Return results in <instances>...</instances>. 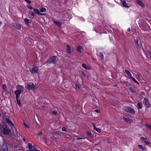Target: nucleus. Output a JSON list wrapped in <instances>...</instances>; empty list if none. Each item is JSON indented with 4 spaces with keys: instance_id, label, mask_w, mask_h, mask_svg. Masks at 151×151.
Returning a JSON list of instances; mask_svg holds the SVG:
<instances>
[{
    "instance_id": "3c124183",
    "label": "nucleus",
    "mask_w": 151,
    "mask_h": 151,
    "mask_svg": "<svg viewBox=\"0 0 151 151\" xmlns=\"http://www.w3.org/2000/svg\"><path fill=\"white\" fill-rule=\"evenodd\" d=\"M92 125L93 126L94 129L96 127L95 124L94 123L92 124Z\"/></svg>"
},
{
    "instance_id": "f8f14e48",
    "label": "nucleus",
    "mask_w": 151,
    "mask_h": 151,
    "mask_svg": "<svg viewBox=\"0 0 151 151\" xmlns=\"http://www.w3.org/2000/svg\"><path fill=\"white\" fill-rule=\"evenodd\" d=\"M12 26L15 28L18 29H20L21 28V26L19 24L13 23L12 24Z\"/></svg>"
},
{
    "instance_id": "cd10ccee",
    "label": "nucleus",
    "mask_w": 151,
    "mask_h": 151,
    "mask_svg": "<svg viewBox=\"0 0 151 151\" xmlns=\"http://www.w3.org/2000/svg\"><path fill=\"white\" fill-rule=\"evenodd\" d=\"M138 147L142 150H145V148L142 145H138Z\"/></svg>"
},
{
    "instance_id": "a878e982",
    "label": "nucleus",
    "mask_w": 151,
    "mask_h": 151,
    "mask_svg": "<svg viewBox=\"0 0 151 151\" xmlns=\"http://www.w3.org/2000/svg\"><path fill=\"white\" fill-rule=\"evenodd\" d=\"M123 83L127 86H131L130 83H129L128 81H124L123 82Z\"/></svg>"
},
{
    "instance_id": "2eb2a0df",
    "label": "nucleus",
    "mask_w": 151,
    "mask_h": 151,
    "mask_svg": "<svg viewBox=\"0 0 151 151\" xmlns=\"http://www.w3.org/2000/svg\"><path fill=\"white\" fill-rule=\"evenodd\" d=\"M24 22L25 23L28 25H29L30 24H31L32 21L31 20H29L27 18H25L24 19Z\"/></svg>"
},
{
    "instance_id": "393cba45",
    "label": "nucleus",
    "mask_w": 151,
    "mask_h": 151,
    "mask_svg": "<svg viewBox=\"0 0 151 151\" xmlns=\"http://www.w3.org/2000/svg\"><path fill=\"white\" fill-rule=\"evenodd\" d=\"M99 56L100 58L102 59L103 60L104 59V56L103 53L102 52H100L99 53Z\"/></svg>"
},
{
    "instance_id": "dca6fc26",
    "label": "nucleus",
    "mask_w": 151,
    "mask_h": 151,
    "mask_svg": "<svg viewBox=\"0 0 151 151\" xmlns=\"http://www.w3.org/2000/svg\"><path fill=\"white\" fill-rule=\"evenodd\" d=\"M53 22L55 25H57L58 27H60L62 24L61 22L55 20L53 21Z\"/></svg>"
},
{
    "instance_id": "7c9ffc66",
    "label": "nucleus",
    "mask_w": 151,
    "mask_h": 151,
    "mask_svg": "<svg viewBox=\"0 0 151 151\" xmlns=\"http://www.w3.org/2000/svg\"><path fill=\"white\" fill-rule=\"evenodd\" d=\"M75 86V87H76L75 88L76 89H79L81 87V85H79L78 84L76 83Z\"/></svg>"
},
{
    "instance_id": "7ed1b4c3",
    "label": "nucleus",
    "mask_w": 151,
    "mask_h": 151,
    "mask_svg": "<svg viewBox=\"0 0 151 151\" xmlns=\"http://www.w3.org/2000/svg\"><path fill=\"white\" fill-rule=\"evenodd\" d=\"M57 57L56 56H52L45 63H46L48 64H55L57 63Z\"/></svg>"
},
{
    "instance_id": "13d9d810",
    "label": "nucleus",
    "mask_w": 151,
    "mask_h": 151,
    "mask_svg": "<svg viewBox=\"0 0 151 151\" xmlns=\"http://www.w3.org/2000/svg\"><path fill=\"white\" fill-rule=\"evenodd\" d=\"M83 33H84V35H85L86 34H85V32H82V34H83Z\"/></svg>"
},
{
    "instance_id": "09e8293b",
    "label": "nucleus",
    "mask_w": 151,
    "mask_h": 151,
    "mask_svg": "<svg viewBox=\"0 0 151 151\" xmlns=\"http://www.w3.org/2000/svg\"><path fill=\"white\" fill-rule=\"evenodd\" d=\"M31 15L32 16V17H34L35 15V14H34V13L33 12H32L31 13Z\"/></svg>"
},
{
    "instance_id": "f257e3e1",
    "label": "nucleus",
    "mask_w": 151,
    "mask_h": 151,
    "mask_svg": "<svg viewBox=\"0 0 151 151\" xmlns=\"http://www.w3.org/2000/svg\"><path fill=\"white\" fill-rule=\"evenodd\" d=\"M0 132L4 134H9L11 132L6 125L4 124L1 125L0 123Z\"/></svg>"
},
{
    "instance_id": "bb28decb",
    "label": "nucleus",
    "mask_w": 151,
    "mask_h": 151,
    "mask_svg": "<svg viewBox=\"0 0 151 151\" xmlns=\"http://www.w3.org/2000/svg\"><path fill=\"white\" fill-rule=\"evenodd\" d=\"M17 103L19 107H20L21 106V103L20 100L19 99H16Z\"/></svg>"
},
{
    "instance_id": "ea45409f",
    "label": "nucleus",
    "mask_w": 151,
    "mask_h": 151,
    "mask_svg": "<svg viewBox=\"0 0 151 151\" xmlns=\"http://www.w3.org/2000/svg\"><path fill=\"white\" fill-rule=\"evenodd\" d=\"M144 142L145 143H146V144L147 145H149L150 144V143L149 142L147 141V140H145L144 141Z\"/></svg>"
},
{
    "instance_id": "bf43d9fd",
    "label": "nucleus",
    "mask_w": 151,
    "mask_h": 151,
    "mask_svg": "<svg viewBox=\"0 0 151 151\" xmlns=\"http://www.w3.org/2000/svg\"><path fill=\"white\" fill-rule=\"evenodd\" d=\"M1 116V113L0 112V117Z\"/></svg>"
},
{
    "instance_id": "4c0bfd02",
    "label": "nucleus",
    "mask_w": 151,
    "mask_h": 151,
    "mask_svg": "<svg viewBox=\"0 0 151 151\" xmlns=\"http://www.w3.org/2000/svg\"><path fill=\"white\" fill-rule=\"evenodd\" d=\"M2 86L3 90L4 91L6 90L7 88L5 84H4L2 85Z\"/></svg>"
},
{
    "instance_id": "a19ab883",
    "label": "nucleus",
    "mask_w": 151,
    "mask_h": 151,
    "mask_svg": "<svg viewBox=\"0 0 151 151\" xmlns=\"http://www.w3.org/2000/svg\"><path fill=\"white\" fill-rule=\"evenodd\" d=\"M140 139L141 140H147V138L146 137H140Z\"/></svg>"
},
{
    "instance_id": "58836bf2",
    "label": "nucleus",
    "mask_w": 151,
    "mask_h": 151,
    "mask_svg": "<svg viewBox=\"0 0 151 151\" xmlns=\"http://www.w3.org/2000/svg\"><path fill=\"white\" fill-rule=\"evenodd\" d=\"M62 130L63 132H67V130H66V129L65 127H63L62 128Z\"/></svg>"
},
{
    "instance_id": "9b49d317",
    "label": "nucleus",
    "mask_w": 151,
    "mask_h": 151,
    "mask_svg": "<svg viewBox=\"0 0 151 151\" xmlns=\"http://www.w3.org/2000/svg\"><path fill=\"white\" fill-rule=\"evenodd\" d=\"M137 4L142 7H144L145 5L142 2V0H137L136 1Z\"/></svg>"
},
{
    "instance_id": "5701e85b",
    "label": "nucleus",
    "mask_w": 151,
    "mask_h": 151,
    "mask_svg": "<svg viewBox=\"0 0 151 151\" xmlns=\"http://www.w3.org/2000/svg\"><path fill=\"white\" fill-rule=\"evenodd\" d=\"M1 150L2 151H8L7 147L5 146L4 147L3 146L1 147Z\"/></svg>"
},
{
    "instance_id": "0eeeda50",
    "label": "nucleus",
    "mask_w": 151,
    "mask_h": 151,
    "mask_svg": "<svg viewBox=\"0 0 151 151\" xmlns=\"http://www.w3.org/2000/svg\"><path fill=\"white\" fill-rule=\"evenodd\" d=\"M60 136V134L58 133H53L52 134L51 138L53 139H55L58 138Z\"/></svg>"
},
{
    "instance_id": "864d4df0",
    "label": "nucleus",
    "mask_w": 151,
    "mask_h": 151,
    "mask_svg": "<svg viewBox=\"0 0 151 151\" xmlns=\"http://www.w3.org/2000/svg\"><path fill=\"white\" fill-rule=\"evenodd\" d=\"M130 90H131L130 92H131L132 93H134V91L133 90H132V89H130Z\"/></svg>"
},
{
    "instance_id": "603ef678",
    "label": "nucleus",
    "mask_w": 151,
    "mask_h": 151,
    "mask_svg": "<svg viewBox=\"0 0 151 151\" xmlns=\"http://www.w3.org/2000/svg\"><path fill=\"white\" fill-rule=\"evenodd\" d=\"M82 74H83V76H85V77L86 76V74L83 72H82Z\"/></svg>"
},
{
    "instance_id": "9d476101",
    "label": "nucleus",
    "mask_w": 151,
    "mask_h": 151,
    "mask_svg": "<svg viewBox=\"0 0 151 151\" xmlns=\"http://www.w3.org/2000/svg\"><path fill=\"white\" fill-rule=\"evenodd\" d=\"M144 104L147 108L150 107V104L147 98H145L144 99Z\"/></svg>"
},
{
    "instance_id": "72a5a7b5",
    "label": "nucleus",
    "mask_w": 151,
    "mask_h": 151,
    "mask_svg": "<svg viewBox=\"0 0 151 151\" xmlns=\"http://www.w3.org/2000/svg\"><path fill=\"white\" fill-rule=\"evenodd\" d=\"M52 114L54 115H56L58 114V112L56 110H53L52 111Z\"/></svg>"
},
{
    "instance_id": "052dcab7",
    "label": "nucleus",
    "mask_w": 151,
    "mask_h": 151,
    "mask_svg": "<svg viewBox=\"0 0 151 151\" xmlns=\"http://www.w3.org/2000/svg\"><path fill=\"white\" fill-rule=\"evenodd\" d=\"M43 47H42V48L41 49H43Z\"/></svg>"
},
{
    "instance_id": "c85d7f7f",
    "label": "nucleus",
    "mask_w": 151,
    "mask_h": 151,
    "mask_svg": "<svg viewBox=\"0 0 151 151\" xmlns=\"http://www.w3.org/2000/svg\"><path fill=\"white\" fill-rule=\"evenodd\" d=\"M132 30L130 28H129L127 29V31L126 32V34L127 35H129V33H132Z\"/></svg>"
},
{
    "instance_id": "6e6d98bb",
    "label": "nucleus",
    "mask_w": 151,
    "mask_h": 151,
    "mask_svg": "<svg viewBox=\"0 0 151 151\" xmlns=\"http://www.w3.org/2000/svg\"><path fill=\"white\" fill-rule=\"evenodd\" d=\"M39 15H45V14L44 13H41L40 12V14H39Z\"/></svg>"
},
{
    "instance_id": "412c9836",
    "label": "nucleus",
    "mask_w": 151,
    "mask_h": 151,
    "mask_svg": "<svg viewBox=\"0 0 151 151\" xmlns=\"http://www.w3.org/2000/svg\"><path fill=\"white\" fill-rule=\"evenodd\" d=\"M28 146L29 148V150H28L27 151H35V150H32V145L30 143H29Z\"/></svg>"
},
{
    "instance_id": "6ab92c4d",
    "label": "nucleus",
    "mask_w": 151,
    "mask_h": 151,
    "mask_svg": "<svg viewBox=\"0 0 151 151\" xmlns=\"http://www.w3.org/2000/svg\"><path fill=\"white\" fill-rule=\"evenodd\" d=\"M142 106V104L141 103L139 102L137 104V107L138 109H141Z\"/></svg>"
},
{
    "instance_id": "473e14b6",
    "label": "nucleus",
    "mask_w": 151,
    "mask_h": 151,
    "mask_svg": "<svg viewBox=\"0 0 151 151\" xmlns=\"http://www.w3.org/2000/svg\"><path fill=\"white\" fill-rule=\"evenodd\" d=\"M94 129L98 132L100 133L101 132V130L100 129L97 128V127L95 128Z\"/></svg>"
},
{
    "instance_id": "680f3d73",
    "label": "nucleus",
    "mask_w": 151,
    "mask_h": 151,
    "mask_svg": "<svg viewBox=\"0 0 151 151\" xmlns=\"http://www.w3.org/2000/svg\"><path fill=\"white\" fill-rule=\"evenodd\" d=\"M84 37H86L85 36H83Z\"/></svg>"
},
{
    "instance_id": "a18cd8bd",
    "label": "nucleus",
    "mask_w": 151,
    "mask_h": 151,
    "mask_svg": "<svg viewBox=\"0 0 151 151\" xmlns=\"http://www.w3.org/2000/svg\"><path fill=\"white\" fill-rule=\"evenodd\" d=\"M77 139H78V140H81V139H85V138H81V137H79L77 138Z\"/></svg>"
},
{
    "instance_id": "6e6552de",
    "label": "nucleus",
    "mask_w": 151,
    "mask_h": 151,
    "mask_svg": "<svg viewBox=\"0 0 151 151\" xmlns=\"http://www.w3.org/2000/svg\"><path fill=\"white\" fill-rule=\"evenodd\" d=\"M10 117L9 116L7 118H6L5 119V121L11 127L14 126V125L10 120Z\"/></svg>"
},
{
    "instance_id": "423d86ee",
    "label": "nucleus",
    "mask_w": 151,
    "mask_h": 151,
    "mask_svg": "<svg viewBox=\"0 0 151 151\" xmlns=\"http://www.w3.org/2000/svg\"><path fill=\"white\" fill-rule=\"evenodd\" d=\"M38 67L37 66H35L30 69V71L32 74L37 73L38 70Z\"/></svg>"
},
{
    "instance_id": "20e7f679",
    "label": "nucleus",
    "mask_w": 151,
    "mask_h": 151,
    "mask_svg": "<svg viewBox=\"0 0 151 151\" xmlns=\"http://www.w3.org/2000/svg\"><path fill=\"white\" fill-rule=\"evenodd\" d=\"M124 109L126 112L132 114H135V111L134 110L129 106H125Z\"/></svg>"
},
{
    "instance_id": "37998d69",
    "label": "nucleus",
    "mask_w": 151,
    "mask_h": 151,
    "mask_svg": "<svg viewBox=\"0 0 151 151\" xmlns=\"http://www.w3.org/2000/svg\"><path fill=\"white\" fill-rule=\"evenodd\" d=\"M24 1L29 4H30L31 3V1L29 0H24Z\"/></svg>"
},
{
    "instance_id": "c756f323",
    "label": "nucleus",
    "mask_w": 151,
    "mask_h": 151,
    "mask_svg": "<svg viewBox=\"0 0 151 151\" xmlns=\"http://www.w3.org/2000/svg\"><path fill=\"white\" fill-rule=\"evenodd\" d=\"M46 8L44 7H41L40 10V11L41 12H46Z\"/></svg>"
},
{
    "instance_id": "8fccbe9b",
    "label": "nucleus",
    "mask_w": 151,
    "mask_h": 151,
    "mask_svg": "<svg viewBox=\"0 0 151 151\" xmlns=\"http://www.w3.org/2000/svg\"><path fill=\"white\" fill-rule=\"evenodd\" d=\"M135 83H137V84L138 85H139V83L136 80H135L134 81Z\"/></svg>"
},
{
    "instance_id": "a211bd4d",
    "label": "nucleus",
    "mask_w": 151,
    "mask_h": 151,
    "mask_svg": "<svg viewBox=\"0 0 151 151\" xmlns=\"http://www.w3.org/2000/svg\"><path fill=\"white\" fill-rule=\"evenodd\" d=\"M125 72L127 74L129 78H131L132 77V74L127 69H125Z\"/></svg>"
},
{
    "instance_id": "39448f33",
    "label": "nucleus",
    "mask_w": 151,
    "mask_h": 151,
    "mask_svg": "<svg viewBox=\"0 0 151 151\" xmlns=\"http://www.w3.org/2000/svg\"><path fill=\"white\" fill-rule=\"evenodd\" d=\"M26 88L29 90H34L37 88L35 85L34 83H30L27 84Z\"/></svg>"
},
{
    "instance_id": "c03bdc74",
    "label": "nucleus",
    "mask_w": 151,
    "mask_h": 151,
    "mask_svg": "<svg viewBox=\"0 0 151 151\" xmlns=\"http://www.w3.org/2000/svg\"><path fill=\"white\" fill-rule=\"evenodd\" d=\"M94 111L95 112H98V113H99V112H100V110L98 109H95L94 110Z\"/></svg>"
},
{
    "instance_id": "f3484780",
    "label": "nucleus",
    "mask_w": 151,
    "mask_h": 151,
    "mask_svg": "<svg viewBox=\"0 0 151 151\" xmlns=\"http://www.w3.org/2000/svg\"><path fill=\"white\" fill-rule=\"evenodd\" d=\"M83 49V48L82 46L81 45H78L77 47V50L79 52H81V50H82Z\"/></svg>"
},
{
    "instance_id": "aec40b11",
    "label": "nucleus",
    "mask_w": 151,
    "mask_h": 151,
    "mask_svg": "<svg viewBox=\"0 0 151 151\" xmlns=\"http://www.w3.org/2000/svg\"><path fill=\"white\" fill-rule=\"evenodd\" d=\"M67 51L68 53H70L71 52V47L70 46L68 45H67Z\"/></svg>"
},
{
    "instance_id": "79ce46f5",
    "label": "nucleus",
    "mask_w": 151,
    "mask_h": 151,
    "mask_svg": "<svg viewBox=\"0 0 151 151\" xmlns=\"http://www.w3.org/2000/svg\"><path fill=\"white\" fill-rule=\"evenodd\" d=\"M33 150H35V151H39V150H38L34 146H33Z\"/></svg>"
},
{
    "instance_id": "ddd939ff",
    "label": "nucleus",
    "mask_w": 151,
    "mask_h": 151,
    "mask_svg": "<svg viewBox=\"0 0 151 151\" xmlns=\"http://www.w3.org/2000/svg\"><path fill=\"white\" fill-rule=\"evenodd\" d=\"M123 119L126 122L131 123L132 122V120L129 118H127L125 117H123Z\"/></svg>"
},
{
    "instance_id": "1a4fd4ad",
    "label": "nucleus",
    "mask_w": 151,
    "mask_h": 151,
    "mask_svg": "<svg viewBox=\"0 0 151 151\" xmlns=\"http://www.w3.org/2000/svg\"><path fill=\"white\" fill-rule=\"evenodd\" d=\"M25 40L30 45H31L34 44L33 40L32 38H25Z\"/></svg>"
},
{
    "instance_id": "2f4dec72",
    "label": "nucleus",
    "mask_w": 151,
    "mask_h": 151,
    "mask_svg": "<svg viewBox=\"0 0 151 151\" xmlns=\"http://www.w3.org/2000/svg\"><path fill=\"white\" fill-rule=\"evenodd\" d=\"M135 44L136 45H137L138 47H139V41L137 39H136L135 40Z\"/></svg>"
},
{
    "instance_id": "f704fd0d",
    "label": "nucleus",
    "mask_w": 151,
    "mask_h": 151,
    "mask_svg": "<svg viewBox=\"0 0 151 151\" xmlns=\"http://www.w3.org/2000/svg\"><path fill=\"white\" fill-rule=\"evenodd\" d=\"M23 124L27 128H29V125L26 123L25 122H24Z\"/></svg>"
},
{
    "instance_id": "49530a36",
    "label": "nucleus",
    "mask_w": 151,
    "mask_h": 151,
    "mask_svg": "<svg viewBox=\"0 0 151 151\" xmlns=\"http://www.w3.org/2000/svg\"><path fill=\"white\" fill-rule=\"evenodd\" d=\"M79 19L81 20L82 21H84V19L83 17H81L79 18Z\"/></svg>"
},
{
    "instance_id": "4d7b16f0",
    "label": "nucleus",
    "mask_w": 151,
    "mask_h": 151,
    "mask_svg": "<svg viewBox=\"0 0 151 151\" xmlns=\"http://www.w3.org/2000/svg\"><path fill=\"white\" fill-rule=\"evenodd\" d=\"M22 139H23V140L24 141H25L26 140L25 138L24 137Z\"/></svg>"
},
{
    "instance_id": "b1692460",
    "label": "nucleus",
    "mask_w": 151,
    "mask_h": 151,
    "mask_svg": "<svg viewBox=\"0 0 151 151\" xmlns=\"http://www.w3.org/2000/svg\"><path fill=\"white\" fill-rule=\"evenodd\" d=\"M33 10L34 12L36 14L38 15H39V14H40V12L39 10L35 8H34L33 9Z\"/></svg>"
},
{
    "instance_id": "f03ea898",
    "label": "nucleus",
    "mask_w": 151,
    "mask_h": 151,
    "mask_svg": "<svg viewBox=\"0 0 151 151\" xmlns=\"http://www.w3.org/2000/svg\"><path fill=\"white\" fill-rule=\"evenodd\" d=\"M17 89H18L14 91V93L16 95V99H19L20 97V94L23 91L24 87L22 86L18 85L17 87Z\"/></svg>"
},
{
    "instance_id": "4468645a",
    "label": "nucleus",
    "mask_w": 151,
    "mask_h": 151,
    "mask_svg": "<svg viewBox=\"0 0 151 151\" xmlns=\"http://www.w3.org/2000/svg\"><path fill=\"white\" fill-rule=\"evenodd\" d=\"M87 135L90 138H93V136L92 135L91 131H86Z\"/></svg>"
},
{
    "instance_id": "4be33fe9",
    "label": "nucleus",
    "mask_w": 151,
    "mask_h": 151,
    "mask_svg": "<svg viewBox=\"0 0 151 151\" xmlns=\"http://www.w3.org/2000/svg\"><path fill=\"white\" fill-rule=\"evenodd\" d=\"M81 66L83 68L86 69L90 70L91 69L90 67H87L85 64H82Z\"/></svg>"
},
{
    "instance_id": "5fc2aeb1",
    "label": "nucleus",
    "mask_w": 151,
    "mask_h": 151,
    "mask_svg": "<svg viewBox=\"0 0 151 151\" xmlns=\"http://www.w3.org/2000/svg\"><path fill=\"white\" fill-rule=\"evenodd\" d=\"M133 81L136 80L134 77H132L131 78Z\"/></svg>"
},
{
    "instance_id": "c9c22d12",
    "label": "nucleus",
    "mask_w": 151,
    "mask_h": 151,
    "mask_svg": "<svg viewBox=\"0 0 151 151\" xmlns=\"http://www.w3.org/2000/svg\"><path fill=\"white\" fill-rule=\"evenodd\" d=\"M145 126L146 127L148 128L151 131V125H148L147 124H146Z\"/></svg>"
},
{
    "instance_id": "de8ad7c7",
    "label": "nucleus",
    "mask_w": 151,
    "mask_h": 151,
    "mask_svg": "<svg viewBox=\"0 0 151 151\" xmlns=\"http://www.w3.org/2000/svg\"><path fill=\"white\" fill-rule=\"evenodd\" d=\"M42 132H39V133H38V134L39 136H40L42 135Z\"/></svg>"
},
{
    "instance_id": "e433bc0d",
    "label": "nucleus",
    "mask_w": 151,
    "mask_h": 151,
    "mask_svg": "<svg viewBox=\"0 0 151 151\" xmlns=\"http://www.w3.org/2000/svg\"><path fill=\"white\" fill-rule=\"evenodd\" d=\"M27 7L30 9L32 10L33 9L32 6L30 5H29L27 6Z\"/></svg>"
}]
</instances>
